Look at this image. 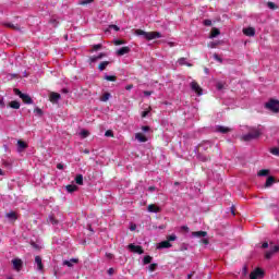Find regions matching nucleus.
Masks as SVG:
<instances>
[{"label": "nucleus", "instance_id": "nucleus-8", "mask_svg": "<svg viewBox=\"0 0 279 279\" xmlns=\"http://www.w3.org/2000/svg\"><path fill=\"white\" fill-rule=\"evenodd\" d=\"M12 265L15 271H21V269H23V260L21 258L12 259Z\"/></svg>", "mask_w": 279, "mask_h": 279}, {"label": "nucleus", "instance_id": "nucleus-14", "mask_svg": "<svg viewBox=\"0 0 279 279\" xmlns=\"http://www.w3.org/2000/svg\"><path fill=\"white\" fill-rule=\"evenodd\" d=\"M60 99H61V96H60L59 93H51L50 94V101L52 104H58L60 101Z\"/></svg>", "mask_w": 279, "mask_h": 279}, {"label": "nucleus", "instance_id": "nucleus-29", "mask_svg": "<svg viewBox=\"0 0 279 279\" xmlns=\"http://www.w3.org/2000/svg\"><path fill=\"white\" fill-rule=\"evenodd\" d=\"M151 260H154L153 256L146 255L143 258V265H149L151 263Z\"/></svg>", "mask_w": 279, "mask_h": 279}, {"label": "nucleus", "instance_id": "nucleus-47", "mask_svg": "<svg viewBox=\"0 0 279 279\" xmlns=\"http://www.w3.org/2000/svg\"><path fill=\"white\" fill-rule=\"evenodd\" d=\"M204 25H205L206 27H210V25H213V21H210V20H205V21H204Z\"/></svg>", "mask_w": 279, "mask_h": 279}, {"label": "nucleus", "instance_id": "nucleus-54", "mask_svg": "<svg viewBox=\"0 0 279 279\" xmlns=\"http://www.w3.org/2000/svg\"><path fill=\"white\" fill-rule=\"evenodd\" d=\"M98 60H101L102 58L106 57V53L100 52L98 56H96Z\"/></svg>", "mask_w": 279, "mask_h": 279}, {"label": "nucleus", "instance_id": "nucleus-38", "mask_svg": "<svg viewBox=\"0 0 279 279\" xmlns=\"http://www.w3.org/2000/svg\"><path fill=\"white\" fill-rule=\"evenodd\" d=\"M119 32V26L117 25H109L108 29L106 32Z\"/></svg>", "mask_w": 279, "mask_h": 279}, {"label": "nucleus", "instance_id": "nucleus-9", "mask_svg": "<svg viewBox=\"0 0 279 279\" xmlns=\"http://www.w3.org/2000/svg\"><path fill=\"white\" fill-rule=\"evenodd\" d=\"M192 239H204L208 236V232L206 231H193L191 233Z\"/></svg>", "mask_w": 279, "mask_h": 279}, {"label": "nucleus", "instance_id": "nucleus-20", "mask_svg": "<svg viewBox=\"0 0 279 279\" xmlns=\"http://www.w3.org/2000/svg\"><path fill=\"white\" fill-rule=\"evenodd\" d=\"M245 36H256V28L254 27L245 28Z\"/></svg>", "mask_w": 279, "mask_h": 279}, {"label": "nucleus", "instance_id": "nucleus-36", "mask_svg": "<svg viewBox=\"0 0 279 279\" xmlns=\"http://www.w3.org/2000/svg\"><path fill=\"white\" fill-rule=\"evenodd\" d=\"M136 34H137V36H144L146 38V40H147V37L149 36V33H147L145 31H141V29L136 31Z\"/></svg>", "mask_w": 279, "mask_h": 279}, {"label": "nucleus", "instance_id": "nucleus-32", "mask_svg": "<svg viewBox=\"0 0 279 279\" xmlns=\"http://www.w3.org/2000/svg\"><path fill=\"white\" fill-rule=\"evenodd\" d=\"M104 80L107 82H117V76L105 74Z\"/></svg>", "mask_w": 279, "mask_h": 279}, {"label": "nucleus", "instance_id": "nucleus-45", "mask_svg": "<svg viewBox=\"0 0 279 279\" xmlns=\"http://www.w3.org/2000/svg\"><path fill=\"white\" fill-rule=\"evenodd\" d=\"M214 60H216L217 62H223V59H221V57H219V54L214 53Z\"/></svg>", "mask_w": 279, "mask_h": 279}, {"label": "nucleus", "instance_id": "nucleus-59", "mask_svg": "<svg viewBox=\"0 0 279 279\" xmlns=\"http://www.w3.org/2000/svg\"><path fill=\"white\" fill-rule=\"evenodd\" d=\"M132 88H134V85L132 84L125 86V90H132Z\"/></svg>", "mask_w": 279, "mask_h": 279}, {"label": "nucleus", "instance_id": "nucleus-16", "mask_svg": "<svg viewBox=\"0 0 279 279\" xmlns=\"http://www.w3.org/2000/svg\"><path fill=\"white\" fill-rule=\"evenodd\" d=\"M24 149H27V144L23 141H17V151L21 154Z\"/></svg>", "mask_w": 279, "mask_h": 279}, {"label": "nucleus", "instance_id": "nucleus-4", "mask_svg": "<svg viewBox=\"0 0 279 279\" xmlns=\"http://www.w3.org/2000/svg\"><path fill=\"white\" fill-rule=\"evenodd\" d=\"M265 278V270L262 268H256L250 274V279H260Z\"/></svg>", "mask_w": 279, "mask_h": 279}, {"label": "nucleus", "instance_id": "nucleus-23", "mask_svg": "<svg viewBox=\"0 0 279 279\" xmlns=\"http://www.w3.org/2000/svg\"><path fill=\"white\" fill-rule=\"evenodd\" d=\"M257 175H258L259 178H265V177L269 175V169H262V170H259V171L257 172Z\"/></svg>", "mask_w": 279, "mask_h": 279}, {"label": "nucleus", "instance_id": "nucleus-1", "mask_svg": "<svg viewBox=\"0 0 279 279\" xmlns=\"http://www.w3.org/2000/svg\"><path fill=\"white\" fill-rule=\"evenodd\" d=\"M263 135V129L260 125L247 128V133L245 134V141H256Z\"/></svg>", "mask_w": 279, "mask_h": 279}, {"label": "nucleus", "instance_id": "nucleus-19", "mask_svg": "<svg viewBox=\"0 0 279 279\" xmlns=\"http://www.w3.org/2000/svg\"><path fill=\"white\" fill-rule=\"evenodd\" d=\"M274 182H276V178L274 177H268L265 183V187L269 189V186H274Z\"/></svg>", "mask_w": 279, "mask_h": 279}, {"label": "nucleus", "instance_id": "nucleus-46", "mask_svg": "<svg viewBox=\"0 0 279 279\" xmlns=\"http://www.w3.org/2000/svg\"><path fill=\"white\" fill-rule=\"evenodd\" d=\"M88 134L89 133L86 130L81 131V136H83V138H86L88 136Z\"/></svg>", "mask_w": 279, "mask_h": 279}, {"label": "nucleus", "instance_id": "nucleus-3", "mask_svg": "<svg viewBox=\"0 0 279 279\" xmlns=\"http://www.w3.org/2000/svg\"><path fill=\"white\" fill-rule=\"evenodd\" d=\"M265 108L270 110V112L278 113L279 112V100L270 99L268 102L265 104Z\"/></svg>", "mask_w": 279, "mask_h": 279}, {"label": "nucleus", "instance_id": "nucleus-37", "mask_svg": "<svg viewBox=\"0 0 279 279\" xmlns=\"http://www.w3.org/2000/svg\"><path fill=\"white\" fill-rule=\"evenodd\" d=\"M171 241H178V235H175L174 233L171 235L167 236V242L171 243Z\"/></svg>", "mask_w": 279, "mask_h": 279}, {"label": "nucleus", "instance_id": "nucleus-10", "mask_svg": "<svg viewBox=\"0 0 279 279\" xmlns=\"http://www.w3.org/2000/svg\"><path fill=\"white\" fill-rule=\"evenodd\" d=\"M231 129L228 126H223V125H216L215 126V132H218L219 134H228V132H230Z\"/></svg>", "mask_w": 279, "mask_h": 279}, {"label": "nucleus", "instance_id": "nucleus-22", "mask_svg": "<svg viewBox=\"0 0 279 279\" xmlns=\"http://www.w3.org/2000/svg\"><path fill=\"white\" fill-rule=\"evenodd\" d=\"M48 223H51V226H58L60 223V221H58V219H56V217L50 215L48 217Z\"/></svg>", "mask_w": 279, "mask_h": 279}, {"label": "nucleus", "instance_id": "nucleus-62", "mask_svg": "<svg viewBox=\"0 0 279 279\" xmlns=\"http://www.w3.org/2000/svg\"><path fill=\"white\" fill-rule=\"evenodd\" d=\"M230 213H231V215L234 217V215H236V213L234 211V206H232L231 208H230Z\"/></svg>", "mask_w": 279, "mask_h": 279}, {"label": "nucleus", "instance_id": "nucleus-50", "mask_svg": "<svg viewBox=\"0 0 279 279\" xmlns=\"http://www.w3.org/2000/svg\"><path fill=\"white\" fill-rule=\"evenodd\" d=\"M186 250H189V244L183 243V244L181 245V251L184 252V251H186Z\"/></svg>", "mask_w": 279, "mask_h": 279}, {"label": "nucleus", "instance_id": "nucleus-56", "mask_svg": "<svg viewBox=\"0 0 279 279\" xmlns=\"http://www.w3.org/2000/svg\"><path fill=\"white\" fill-rule=\"evenodd\" d=\"M201 243H203L204 245H208V239L204 238L201 240Z\"/></svg>", "mask_w": 279, "mask_h": 279}, {"label": "nucleus", "instance_id": "nucleus-43", "mask_svg": "<svg viewBox=\"0 0 279 279\" xmlns=\"http://www.w3.org/2000/svg\"><path fill=\"white\" fill-rule=\"evenodd\" d=\"M101 47H104L101 44L94 45L93 51H99V49H101Z\"/></svg>", "mask_w": 279, "mask_h": 279}, {"label": "nucleus", "instance_id": "nucleus-18", "mask_svg": "<svg viewBox=\"0 0 279 279\" xmlns=\"http://www.w3.org/2000/svg\"><path fill=\"white\" fill-rule=\"evenodd\" d=\"M135 138L136 141H138L140 143H147V138L145 135H143V133H136L135 134Z\"/></svg>", "mask_w": 279, "mask_h": 279}, {"label": "nucleus", "instance_id": "nucleus-11", "mask_svg": "<svg viewBox=\"0 0 279 279\" xmlns=\"http://www.w3.org/2000/svg\"><path fill=\"white\" fill-rule=\"evenodd\" d=\"M169 247H173V245L171 244V242H168V240L161 241V242L157 245V250H169Z\"/></svg>", "mask_w": 279, "mask_h": 279}, {"label": "nucleus", "instance_id": "nucleus-39", "mask_svg": "<svg viewBox=\"0 0 279 279\" xmlns=\"http://www.w3.org/2000/svg\"><path fill=\"white\" fill-rule=\"evenodd\" d=\"M267 5L270 10H278V7L274 2H267Z\"/></svg>", "mask_w": 279, "mask_h": 279}, {"label": "nucleus", "instance_id": "nucleus-40", "mask_svg": "<svg viewBox=\"0 0 279 279\" xmlns=\"http://www.w3.org/2000/svg\"><path fill=\"white\" fill-rule=\"evenodd\" d=\"M270 153L272 154V156H279V148L278 147L271 148Z\"/></svg>", "mask_w": 279, "mask_h": 279}, {"label": "nucleus", "instance_id": "nucleus-51", "mask_svg": "<svg viewBox=\"0 0 279 279\" xmlns=\"http://www.w3.org/2000/svg\"><path fill=\"white\" fill-rule=\"evenodd\" d=\"M93 0H83L80 2L81 5H87V3H90Z\"/></svg>", "mask_w": 279, "mask_h": 279}, {"label": "nucleus", "instance_id": "nucleus-5", "mask_svg": "<svg viewBox=\"0 0 279 279\" xmlns=\"http://www.w3.org/2000/svg\"><path fill=\"white\" fill-rule=\"evenodd\" d=\"M15 95L20 96V99H22V101H24V104H33L34 101L32 100V97H29V95L27 94H23L21 90L19 89H14Z\"/></svg>", "mask_w": 279, "mask_h": 279}, {"label": "nucleus", "instance_id": "nucleus-2", "mask_svg": "<svg viewBox=\"0 0 279 279\" xmlns=\"http://www.w3.org/2000/svg\"><path fill=\"white\" fill-rule=\"evenodd\" d=\"M269 247L270 248L264 253V258L266 260H271V258H274V256L279 252V245H275L274 242L269 243Z\"/></svg>", "mask_w": 279, "mask_h": 279}, {"label": "nucleus", "instance_id": "nucleus-41", "mask_svg": "<svg viewBox=\"0 0 279 279\" xmlns=\"http://www.w3.org/2000/svg\"><path fill=\"white\" fill-rule=\"evenodd\" d=\"M156 267H158V264H150L148 266V271H156Z\"/></svg>", "mask_w": 279, "mask_h": 279}, {"label": "nucleus", "instance_id": "nucleus-63", "mask_svg": "<svg viewBox=\"0 0 279 279\" xmlns=\"http://www.w3.org/2000/svg\"><path fill=\"white\" fill-rule=\"evenodd\" d=\"M105 136H112V131H107V132L105 133Z\"/></svg>", "mask_w": 279, "mask_h": 279}, {"label": "nucleus", "instance_id": "nucleus-58", "mask_svg": "<svg viewBox=\"0 0 279 279\" xmlns=\"http://www.w3.org/2000/svg\"><path fill=\"white\" fill-rule=\"evenodd\" d=\"M181 230H182L183 232H189L190 229H189V227H186V226H182V227H181Z\"/></svg>", "mask_w": 279, "mask_h": 279}, {"label": "nucleus", "instance_id": "nucleus-53", "mask_svg": "<svg viewBox=\"0 0 279 279\" xmlns=\"http://www.w3.org/2000/svg\"><path fill=\"white\" fill-rule=\"evenodd\" d=\"M149 110L143 111L142 112V118L145 119V117H148Z\"/></svg>", "mask_w": 279, "mask_h": 279}, {"label": "nucleus", "instance_id": "nucleus-30", "mask_svg": "<svg viewBox=\"0 0 279 279\" xmlns=\"http://www.w3.org/2000/svg\"><path fill=\"white\" fill-rule=\"evenodd\" d=\"M197 160L201 162H208V157L206 155L197 154L196 155Z\"/></svg>", "mask_w": 279, "mask_h": 279}, {"label": "nucleus", "instance_id": "nucleus-52", "mask_svg": "<svg viewBox=\"0 0 279 279\" xmlns=\"http://www.w3.org/2000/svg\"><path fill=\"white\" fill-rule=\"evenodd\" d=\"M267 247H269V242H264V243L262 244V248H263V250H267Z\"/></svg>", "mask_w": 279, "mask_h": 279}, {"label": "nucleus", "instance_id": "nucleus-48", "mask_svg": "<svg viewBox=\"0 0 279 279\" xmlns=\"http://www.w3.org/2000/svg\"><path fill=\"white\" fill-rule=\"evenodd\" d=\"M32 247H34V250H40V245H38L36 242H31Z\"/></svg>", "mask_w": 279, "mask_h": 279}, {"label": "nucleus", "instance_id": "nucleus-6", "mask_svg": "<svg viewBox=\"0 0 279 279\" xmlns=\"http://www.w3.org/2000/svg\"><path fill=\"white\" fill-rule=\"evenodd\" d=\"M191 89L193 90V93H196V95L198 97H202V95H204V89H202V87L199 86V84H197V82L193 81L191 84Z\"/></svg>", "mask_w": 279, "mask_h": 279}, {"label": "nucleus", "instance_id": "nucleus-44", "mask_svg": "<svg viewBox=\"0 0 279 279\" xmlns=\"http://www.w3.org/2000/svg\"><path fill=\"white\" fill-rule=\"evenodd\" d=\"M35 113H36L38 117H43V109L36 107V108H35Z\"/></svg>", "mask_w": 279, "mask_h": 279}, {"label": "nucleus", "instance_id": "nucleus-61", "mask_svg": "<svg viewBox=\"0 0 279 279\" xmlns=\"http://www.w3.org/2000/svg\"><path fill=\"white\" fill-rule=\"evenodd\" d=\"M148 191H149V193H154V191H156V186H149Z\"/></svg>", "mask_w": 279, "mask_h": 279}, {"label": "nucleus", "instance_id": "nucleus-31", "mask_svg": "<svg viewBox=\"0 0 279 279\" xmlns=\"http://www.w3.org/2000/svg\"><path fill=\"white\" fill-rule=\"evenodd\" d=\"M73 263H77L76 258H72L70 260H64L63 265H65L66 267H73Z\"/></svg>", "mask_w": 279, "mask_h": 279}, {"label": "nucleus", "instance_id": "nucleus-34", "mask_svg": "<svg viewBox=\"0 0 279 279\" xmlns=\"http://www.w3.org/2000/svg\"><path fill=\"white\" fill-rule=\"evenodd\" d=\"M8 219H11L12 221H16V213L10 211L7 214Z\"/></svg>", "mask_w": 279, "mask_h": 279}, {"label": "nucleus", "instance_id": "nucleus-42", "mask_svg": "<svg viewBox=\"0 0 279 279\" xmlns=\"http://www.w3.org/2000/svg\"><path fill=\"white\" fill-rule=\"evenodd\" d=\"M97 60H99L97 58V56L89 57V64H95V62H97Z\"/></svg>", "mask_w": 279, "mask_h": 279}, {"label": "nucleus", "instance_id": "nucleus-60", "mask_svg": "<svg viewBox=\"0 0 279 279\" xmlns=\"http://www.w3.org/2000/svg\"><path fill=\"white\" fill-rule=\"evenodd\" d=\"M57 169H59V170L64 169V165H63V163H58V165H57Z\"/></svg>", "mask_w": 279, "mask_h": 279}, {"label": "nucleus", "instance_id": "nucleus-57", "mask_svg": "<svg viewBox=\"0 0 279 279\" xmlns=\"http://www.w3.org/2000/svg\"><path fill=\"white\" fill-rule=\"evenodd\" d=\"M151 93H153V92L145 90V92H144V96H145V97H151Z\"/></svg>", "mask_w": 279, "mask_h": 279}, {"label": "nucleus", "instance_id": "nucleus-25", "mask_svg": "<svg viewBox=\"0 0 279 279\" xmlns=\"http://www.w3.org/2000/svg\"><path fill=\"white\" fill-rule=\"evenodd\" d=\"M178 62H179L180 66H184V65H186V66H193V64L186 62V58H180V59L178 60Z\"/></svg>", "mask_w": 279, "mask_h": 279}, {"label": "nucleus", "instance_id": "nucleus-49", "mask_svg": "<svg viewBox=\"0 0 279 279\" xmlns=\"http://www.w3.org/2000/svg\"><path fill=\"white\" fill-rule=\"evenodd\" d=\"M208 47H209L210 49H215V47H217V43L210 41V43L208 44Z\"/></svg>", "mask_w": 279, "mask_h": 279}, {"label": "nucleus", "instance_id": "nucleus-15", "mask_svg": "<svg viewBox=\"0 0 279 279\" xmlns=\"http://www.w3.org/2000/svg\"><path fill=\"white\" fill-rule=\"evenodd\" d=\"M162 209L160 208V207H158V206H156V205H154V204H151V205H148V207H147V211L148 213H155V214H157V213H160Z\"/></svg>", "mask_w": 279, "mask_h": 279}, {"label": "nucleus", "instance_id": "nucleus-33", "mask_svg": "<svg viewBox=\"0 0 279 279\" xmlns=\"http://www.w3.org/2000/svg\"><path fill=\"white\" fill-rule=\"evenodd\" d=\"M216 88L217 90H223V88H226V83L219 81L216 83Z\"/></svg>", "mask_w": 279, "mask_h": 279}, {"label": "nucleus", "instance_id": "nucleus-26", "mask_svg": "<svg viewBox=\"0 0 279 279\" xmlns=\"http://www.w3.org/2000/svg\"><path fill=\"white\" fill-rule=\"evenodd\" d=\"M221 32L218 28H213L209 38H217Z\"/></svg>", "mask_w": 279, "mask_h": 279}, {"label": "nucleus", "instance_id": "nucleus-12", "mask_svg": "<svg viewBox=\"0 0 279 279\" xmlns=\"http://www.w3.org/2000/svg\"><path fill=\"white\" fill-rule=\"evenodd\" d=\"M35 265L37 266V271H43L45 269V266L43 265V257L37 255L35 257Z\"/></svg>", "mask_w": 279, "mask_h": 279}, {"label": "nucleus", "instance_id": "nucleus-64", "mask_svg": "<svg viewBox=\"0 0 279 279\" xmlns=\"http://www.w3.org/2000/svg\"><path fill=\"white\" fill-rule=\"evenodd\" d=\"M114 45H123V41H122V40L117 39V40L114 41Z\"/></svg>", "mask_w": 279, "mask_h": 279}, {"label": "nucleus", "instance_id": "nucleus-24", "mask_svg": "<svg viewBox=\"0 0 279 279\" xmlns=\"http://www.w3.org/2000/svg\"><path fill=\"white\" fill-rule=\"evenodd\" d=\"M75 182L78 184V186H82L84 184V175L76 174Z\"/></svg>", "mask_w": 279, "mask_h": 279}, {"label": "nucleus", "instance_id": "nucleus-35", "mask_svg": "<svg viewBox=\"0 0 279 279\" xmlns=\"http://www.w3.org/2000/svg\"><path fill=\"white\" fill-rule=\"evenodd\" d=\"M112 97V95H110V93H105L101 98L100 101H108V99H110Z\"/></svg>", "mask_w": 279, "mask_h": 279}, {"label": "nucleus", "instance_id": "nucleus-55", "mask_svg": "<svg viewBox=\"0 0 279 279\" xmlns=\"http://www.w3.org/2000/svg\"><path fill=\"white\" fill-rule=\"evenodd\" d=\"M149 130H150L149 126H142V132L147 133V132H149Z\"/></svg>", "mask_w": 279, "mask_h": 279}, {"label": "nucleus", "instance_id": "nucleus-21", "mask_svg": "<svg viewBox=\"0 0 279 279\" xmlns=\"http://www.w3.org/2000/svg\"><path fill=\"white\" fill-rule=\"evenodd\" d=\"M65 191H68V193H75V191H77V185L75 184L66 185Z\"/></svg>", "mask_w": 279, "mask_h": 279}, {"label": "nucleus", "instance_id": "nucleus-7", "mask_svg": "<svg viewBox=\"0 0 279 279\" xmlns=\"http://www.w3.org/2000/svg\"><path fill=\"white\" fill-rule=\"evenodd\" d=\"M128 250H130V252H133V254H145V251L141 245L129 244Z\"/></svg>", "mask_w": 279, "mask_h": 279}, {"label": "nucleus", "instance_id": "nucleus-17", "mask_svg": "<svg viewBox=\"0 0 279 279\" xmlns=\"http://www.w3.org/2000/svg\"><path fill=\"white\" fill-rule=\"evenodd\" d=\"M130 52V47H122L120 49H118L117 51V56H125L126 53Z\"/></svg>", "mask_w": 279, "mask_h": 279}, {"label": "nucleus", "instance_id": "nucleus-28", "mask_svg": "<svg viewBox=\"0 0 279 279\" xmlns=\"http://www.w3.org/2000/svg\"><path fill=\"white\" fill-rule=\"evenodd\" d=\"M108 64H110V61L100 62V64L98 65L99 71H106V68L108 66Z\"/></svg>", "mask_w": 279, "mask_h": 279}, {"label": "nucleus", "instance_id": "nucleus-13", "mask_svg": "<svg viewBox=\"0 0 279 279\" xmlns=\"http://www.w3.org/2000/svg\"><path fill=\"white\" fill-rule=\"evenodd\" d=\"M155 38H162V34L159 32H150L148 33V37L146 40H155Z\"/></svg>", "mask_w": 279, "mask_h": 279}, {"label": "nucleus", "instance_id": "nucleus-27", "mask_svg": "<svg viewBox=\"0 0 279 279\" xmlns=\"http://www.w3.org/2000/svg\"><path fill=\"white\" fill-rule=\"evenodd\" d=\"M10 108H13V110H19V108H21V102L13 100L10 102Z\"/></svg>", "mask_w": 279, "mask_h": 279}]
</instances>
